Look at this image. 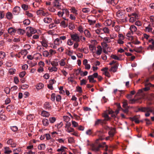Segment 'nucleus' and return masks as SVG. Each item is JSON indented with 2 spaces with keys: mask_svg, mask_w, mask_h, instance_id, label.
<instances>
[{
  "mask_svg": "<svg viewBox=\"0 0 154 154\" xmlns=\"http://www.w3.org/2000/svg\"><path fill=\"white\" fill-rule=\"evenodd\" d=\"M101 45L103 48V52L105 54H108L111 51V48L108 46V45L105 42H102L101 43Z\"/></svg>",
  "mask_w": 154,
  "mask_h": 154,
  "instance_id": "nucleus-1",
  "label": "nucleus"
},
{
  "mask_svg": "<svg viewBox=\"0 0 154 154\" xmlns=\"http://www.w3.org/2000/svg\"><path fill=\"white\" fill-rule=\"evenodd\" d=\"M27 30L26 35L28 37L31 36L32 34H35L36 32V30L32 27H27Z\"/></svg>",
  "mask_w": 154,
  "mask_h": 154,
  "instance_id": "nucleus-2",
  "label": "nucleus"
},
{
  "mask_svg": "<svg viewBox=\"0 0 154 154\" xmlns=\"http://www.w3.org/2000/svg\"><path fill=\"white\" fill-rule=\"evenodd\" d=\"M71 124L70 122L66 123L65 124V130L68 133L72 132L74 131V129L71 127Z\"/></svg>",
  "mask_w": 154,
  "mask_h": 154,
  "instance_id": "nucleus-3",
  "label": "nucleus"
},
{
  "mask_svg": "<svg viewBox=\"0 0 154 154\" xmlns=\"http://www.w3.org/2000/svg\"><path fill=\"white\" fill-rule=\"evenodd\" d=\"M62 43V41L60 40L59 38H57L54 41V45L52 44L51 45V47L54 49H56L57 48V46H59Z\"/></svg>",
  "mask_w": 154,
  "mask_h": 154,
  "instance_id": "nucleus-4",
  "label": "nucleus"
},
{
  "mask_svg": "<svg viewBox=\"0 0 154 154\" xmlns=\"http://www.w3.org/2000/svg\"><path fill=\"white\" fill-rule=\"evenodd\" d=\"M140 110L142 112H146L145 115L146 117L149 116L150 115V113L152 111V110L149 108H142L140 109Z\"/></svg>",
  "mask_w": 154,
  "mask_h": 154,
  "instance_id": "nucleus-5",
  "label": "nucleus"
},
{
  "mask_svg": "<svg viewBox=\"0 0 154 154\" xmlns=\"http://www.w3.org/2000/svg\"><path fill=\"white\" fill-rule=\"evenodd\" d=\"M71 39L77 42H79L80 41V37L77 33L71 34H70Z\"/></svg>",
  "mask_w": 154,
  "mask_h": 154,
  "instance_id": "nucleus-6",
  "label": "nucleus"
},
{
  "mask_svg": "<svg viewBox=\"0 0 154 154\" xmlns=\"http://www.w3.org/2000/svg\"><path fill=\"white\" fill-rule=\"evenodd\" d=\"M105 128L107 130L109 131V134L110 136L113 137L115 133V128H111L108 126H106Z\"/></svg>",
  "mask_w": 154,
  "mask_h": 154,
  "instance_id": "nucleus-7",
  "label": "nucleus"
},
{
  "mask_svg": "<svg viewBox=\"0 0 154 154\" xmlns=\"http://www.w3.org/2000/svg\"><path fill=\"white\" fill-rule=\"evenodd\" d=\"M128 16L129 17H130V16H132L129 19V21L130 22L133 23L136 20V19H138V15L136 13H132L131 15H128Z\"/></svg>",
  "mask_w": 154,
  "mask_h": 154,
  "instance_id": "nucleus-8",
  "label": "nucleus"
},
{
  "mask_svg": "<svg viewBox=\"0 0 154 154\" xmlns=\"http://www.w3.org/2000/svg\"><path fill=\"white\" fill-rule=\"evenodd\" d=\"M63 16L65 15V17L63 16V18L65 20H68V19L66 18V17H68L69 15V12L66 9H64L63 10Z\"/></svg>",
  "mask_w": 154,
  "mask_h": 154,
  "instance_id": "nucleus-9",
  "label": "nucleus"
},
{
  "mask_svg": "<svg viewBox=\"0 0 154 154\" xmlns=\"http://www.w3.org/2000/svg\"><path fill=\"white\" fill-rule=\"evenodd\" d=\"M149 42L151 43L152 45H149L147 48L148 50H154V41L152 39L149 40Z\"/></svg>",
  "mask_w": 154,
  "mask_h": 154,
  "instance_id": "nucleus-10",
  "label": "nucleus"
},
{
  "mask_svg": "<svg viewBox=\"0 0 154 154\" xmlns=\"http://www.w3.org/2000/svg\"><path fill=\"white\" fill-rule=\"evenodd\" d=\"M67 148L64 146H62L59 149H57V151L58 152H61V154H66V152L65 150Z\"/></svg>",
  "mask_w": 154,
  "mask_h": 154,
  "instance_id": "nucleus-11",
  "label": "nucleus"
},
{
  "mask_svg": "<svg viewBox=\"0 0 154 154\" xmlns=\"http://www.w3.org/2000/svg\"><path fill=\"white\" fill-rule=\"evenodd\" d=\"M20 8L18 6L15 7L13 10V13L15 15L18 14L20 12Z\"/></svg>",
  "mask_w": 154,
  "mask_h": 154,
  "instance_id": "nucleus-12",
  "label": "nucleus"
},
{
  "mask_svg": "<svg viewBox=\"0 0 154 154\" xmlns=\"http://www.w3.org/2000/svg\"><path fill=\"white\" fill-rule=\"evenodd\" d=\"M102 49L101 47L100 46H98L97 47V49L96 50V54L99 55H100L102 52Z\"/></svg>",
  "mask_w": 154,
  "mask_h": 154,
  "instance_id": "nucleus-13",
  "label": "nucleus"
},
{
  "mask_svg": "<svg viewBox=\"0 0 154 154\" xmlns=\"http://www.w3.org/2000/svg\"><path fill=\"white\" fill-rule=\"evenodd\" d=\"M66 58L61 59L59 62L60 65L61 66H65L66 64Z\"/></svg>",
  "mask_w": 154,
  "mask_h": 154,
  "instance_id": "nucleus-14",
  "label": "nucleus"
},
{
  "mask_svg": "<svg viewBox=\"0 0 154 154\" xmlns=\"http://www.w3.org/2000/svg\"><path fill=\"white\" fill-rule=\"evenodd\" d=\"M8 32L11 35H14L16 32V30L12 27H11L8 29Z\"/></svg>",
  "mask_w": 154,
  "mask_h": 154,
  "instance_id": "nucleus-15",
  "label": "nucleus"
},
{
  "mask_svg": "<svg viewBox=\"0 0 154 154\" xmlns=\"http://www.w3.org/2000/svg\"><path fill=\"white\" fill-rule=\"evenodd\" d=\"M12 152V151L8 147H5L4 148V152L5 154H10Z\"/></svg>",
  "mask_w": 154,
  "mask_h": 154,
  "instance_id": "nucleus-16",
  "label": "nucleus"
},
{
  "mask_svg": "<svg viewBox=\"0 0 154 154\" xmlns=\"http://www.w3.org/2000/svg\"><path fill=\"white\" fill-rule=\"evenodd\" d=\"M41 115L42 116L44 117H48L49 116L50 113L47 111L43 110L41 112Z\"/></svg>",
  "mask_w": 154,
  "mask_h": 154,
  "instance_id": "nucleus-17",
  "label": "nucleus"
},
{
  "mask_svg": "<svg viewBox=\"0 0 154 154\" xmlns=\"http://www.w3.org/2000/svg\"><path fill=\"white\" fill-rule=\"evenodd\" d=\"M133 33L132 32H129L126 34V36L128 37V38L129 40H132L133 39V37L132 36V35Z\"/></svg>",
  "mask_w": 154,
  "mask_h": 154,
  "instance_id": "nucleus-18",
  "label": "nucleus"
},
{
  "mask_svg": "<svg viewBox=\"0 0 154 154\" xmlns=\"http://www.w3.org/2000/svg\"><path fill=\"white\" fill-rule=\"evenodd\" d=\"M89 48L91 51L93 53H95L96 48L95 46L93 45H89Z\"/></svg>",
  "mask_w": 154,
  "mask_h": 154,
  "instance_id": "nucleus-19",
  "label": "nucleus"
},
{
  "mask_svg": "<svg viewBox=\"0 0 154 154\" xmlns=\"http://www.w3.org/2000/svg\"><path fill=\"white\" fill-rule=\"evenodd\" d=\"M48 69L50 72H56L57 70V68L56 66H53L51 67H50L48 68Z\"/></svg>",
  "mask_w": 154,
  "mask_h": 154,
  "instance_id": "nucleus-20",
  "label": "nucleus"
},
{
  "mask_svg": "<svg viewBox=\"0 0 154 154\" xmlns=\"http://www.w3.org/2000/svg\"><path fill=\"white\" fill-rule=\"evenodd\" d=\"M45 148V144L42 143L38 145V149L39 150H44Z\"/></svg>",
  "mask_w": 154,
  "mask_h": 154,
  "instance_id": "nucleus-21",
  "label": "nucleus"
},
{
  "mask_svg": "<svg viewBox=\"0 0 154 154\" xmlns=\"http://www.w3.org/2000/svg\"><path fill=\"white\" fill-rule=\"evenodd\" d=\"M52 19L50 17H45L44 19V21L45 23H49L52 21Z\"/></svg>",
  "mask_w": 154,
  "mask_h": 154,
  "instance_id": "nucleus-22",
  "label": "nucleus"
},
{
  "mask_svg": "<svg viewBox=\"0 0 154 154\" xmlns=\"http://www.w3.org/2000/svg\"><path fill=\"white\" fill-rule=\"evenodd\" d=\"M129 29H130L131 32H132L133 33L134 32H136L137 30L136 27L134 25L131 26Z\"/></svg>",
  "mask_w": 154,
  "mask_h": 154,
  "instance_id": "nucleus-23",
  "label": "nucleus"
},
{
  "mask_svg": "<svg viewBox=\"0 0 154 154\" xmlns=\"http://www.w3.org/2000/svg\"><path fill=\"white\" fill-rule=\"evenodd\" d=\"M88 79L89 80V82L91 83H94L96 82L94 80V78L92 75L88 76Z\"/></svg>",
  "mask_w": 154,
  "mask_h": 154,
  "instance_id": "nucleus-24",
  "label": "nucleus"
},
{
  "mask_svg": "<svg viewBox=\"0 0 154 154\" xmlns=\"http://www.w3.org/2000/svg\"><path fill=\"white\" fill-rule=\"evenodd\" d=\"M100 147L105 148L104 150L106 151L108 150V146L106 145V143L105 142L102 143L101 144L99 145Z\"/></svg>",
  "mask_w": 154,
  "mask_h": 154,
  "instance_id": "nucleus-25",
  "label": "nucleus"
},
{
  "mask_svg": "<svg viewBox=\"0 0 154 154\" xmlns=\"http://www.w3.org/2000/svg\"><path fill=\"white\" fill-rule=\"evenodd\" d=\"M112 23V21L111 20H106L105 21L104 23L106 26H110L111 25Z\"/></svg>",
  "mask_w": 154,
  "mask_h": 154,
  "instance_id": "nucleus-26",
  "label": "nucleus"
},
{
  "mask_svg": "<svg viewBox=\"0 0 154 154\" xmlns=\"http://www.w3.org/2000/svg\"><path fill=\"white\" fill-rule=\"evenodd\" d=\"M25 14L28 17L31 18L34 17L33 14L29 11H26L25 12Z\"/></svg>",
  "mask_w": 154,
  "mask_h": 154,
  "instance_id": "nucleus-27",
  "label": "nucleus"
},
{
  "mask_svg": "<svg viewBox=\"0 0 154 154\" xmlns=\"http://www.w3.org/2000/svg\"><path fill=\"white\" fill-rule=\"evenodd\" d=\"M143 91H144L143 89L139 90L135 96V97L140 95L143 96V94H144Z\"/></svg>",
  "mask_w": 154,
  "mask_h": 154,
  "instance_id": "nucleus-28",
  "label": "nucleus"
},
{
  "mask_svg": "<svg viewBox=\"0 0 154 154\" xmlns=\"http://www.w3.org/2000/svg\"><path fill=\"white\" fill-rule=\"evenodd\" d=\"M42 123L43 125L45 126H47L49 124L48 120L47 119H44L43 120Z\"/></svg>",
  "mask_w": 154,
  "mask_h": 154,
  "instance_id": "nucleus-29",
  "label": "nucleus"
},
{
  "mask_svg": "<svg viewBox=\"0 0 154 154\" xmlns=\"http://www.w3.org/2000/svg\"><path fill=\"white\" fill-rule=\"evenodd\" d=\"M118 66V63L116 64L113 66L111 67L110 70V71L114 72H116Z\"/></svg>",
  "mask_w": 154,
  "mask_h": 154,
  "instance_id": "nucleus-30",
  "label": "nucleus"
},
{
  "mask_svg": "<svg viewBox=\"0 0 154 154\" xmlns=\"http://www.w3.org/2000/svg\"><path fill=\"white\" fill-rule=\"evenodd\" d=\"M44 87V85L42 83H39L36 85V88L38 90Z\"/></svg>",
  "mask_w": 154,
  "mask_h": 154,
  "instance_id": "nucleus-31",
  "label": "nucleus"
},
{
  "mask_svg": "<svg viewBox=\"0 0 154 154\" xmlns=\"http://www.w3.org/2000/svg\"><path fill=\"white\" fill-rule=\"evenodd\" d=\"M6 16L7 18L9 20L11 19L13 17L12 14L10 12L7 13Z\"/></svg>",
  "mask_w": 154,
  "mask_h": 154,
  "instance_id": "nucleus-32",
  "label": "nucleus"
},
{
  "mask_svg": "<svg viewBox=\"0 0 154 154\" xmlns=\"http://www.w3.org/2000/svg\"><path fill=\"white\" fill-rule=\"evenodd\" d=\"M60 26L63 27V28H65L68 26L67 23H66L65 21H62L61 23H60Z\"/></svg>",
  "mask_w": 154,
  "mask_h": 154,
  "instance_id": "nucleus-33",
  "label": "nucleus"
},
{
  "mask_svg": "<svg viewBox=\"0 0 154 154\" xmlns=\"http://www.w3.org/2000/svg\"><path fill=\"white\" fill-rule=\"evenodd\" d=\"M44 106L46 109H50L51 108L50 104L48 102H45L44 104Z\"/></svg>",
  "mask_w": 154,
  "mask_h": 154,
  "instance_id": "nucleus-34",
  "label": "nucleus"
},
{
  "mask_svg": "<svg viewBox=\"0 0 154 154\" xmlns=\"http://www.w3.org/2000/svg\"><path fill=\"white\" fill-rule=\"evenodd\" d=\"M85 36L88 37L90 38L91 37V34L89 31L88 30H85L84 32Z\"/></svg>",
  "mask_w": 154,
  "mask_h": 154,
  "instance_id": "nucleus-35",
  "label": "nucleus"
},
{
  "mask_svg": "<svg viewBox=\"0 0 154 154\" xmlns=\"http://www.w3.org/2000/svg\"><path fill=\"white\" fill-rule=\"evenodd\" d=\"M41 44L43 46L45 47V48H47L48 46V44H47V42L45 40H42L41 42Z\"/></svg>",
  "mask_w": 154,
  "mask_h": 154,
  "instance_id": "nucleus-36",
  "label": "nucleus"
},
{
  "mask_svg": "<svg viewBox=\"0 0 154 154\" xmlns=\"http://www.w3.org/2000/svg\"><path fill=\"white\" fill-rule=\"evenodd\" d=\"M35 118V116L34 115L30 114L27 116V119L31 121L33 120L34 118Z\"/></svg>",
  "mask_w": 154,
  "mask_h": 154,
  "instance_id": "nucleus-37",
  "label": "nucleus"
},
{
  "mask_svg": "<svg viewBox=\"0 0 154 154\" xmlns=\"http://www.w3.org/2000/svg\"><path fill=\"white\" fill-rule=\"evenodd\" d=\"M63 119L66 123H69L68 122L70 120V118L67 116H64L63 117Z\"/></svg>",
  "mask_w": 154,
  "mask_h": 154,
  "instance_id": "nucleus-38",
  "label": "nucleus"
},
{
  "mask_svg": "<svg viewBox=\"0 0 154 154\" xmlns=\"http://www.w3.org/2000/svg\"><path fill=\"white\" fill-rule=\"evenodd\" d=\"M20 52L21 54V55H22L23 57L25 56L27 54V51L25 50H22Z\"/></svg>",
  "mask_w": 154,
  "mask_h": 154,
  "instance_id": "nucleus-39",
  "label": "nucleus"
},
{
  "mask_svg": "<svg viewBox=\"0 0 154 154\" xmlns=\"http://www.w3.org/2000/svg\"><path fill=\"white\" fill-rule=\"evenodd\" d=\"M103 42L105 43H109L111 42L110 39L109 37H106L104 38L103 39Z\"/></svg>",
  "mask_w": 154,
  "mask_h": 154,
  "instance_id": "nucleus-40",
  "label": "nucleus"
},
{
  "mask_svg": "<svg viewBox=\"0 0 154 154\" xmlns=\"http://www.w3.org/2000/svg\"><path fill=\"white\" fill-rule=\"evenodd\" d=\"M71 12L75 14V15H77L78 14L77 11L75 10L74 8H72L70 9Z\"/></svg>",
  "mask_w": 154,
  "mask_h": 154,
  "instance_id": "nucleus-41",
  "label": "nucleus"
},
{
  "mask_svg": "<svg viewBox=\"0 0 154 154\" xmlns=\"http://www.w3.org/2000/svg\"><path fill=\"white\" fill-rule=\"evenodd\" d=\"M74 72H75L76 75H78L79 74H81V73L82 72V70L81 69H74Z\"/></svg>",
  "mask_w": 154,
  "mask_h": 154,
  "instance_id": "nucleus-42",
  "label": "nucleus"
},
{
  "mask_svg": "<svg viewBox=\"0 0 154 154\" xmlns=\"http://www.w3.org/2000/svg\"><path fill=\"white\" fill-rule=\"evenodd\" d=\"M49 120L51 123H53L56 121V118L54 117H50Z\"/></svg>",
  "mask_w": 154,
  "mask_h": 154,
  "instance_id": "nucleus-43",
  "label": "nucleus"
},
{
  "mask_svg": "<svg viewBox=\"0 0 154 154\" xmlns=\"http://www.w3.org/2000/svg\"><path fill=\"white\" fill-rule=\"evenodd\" d=\"M22 8L24 10H27L29 9V6L28 5L24 4L21 6Z\"/></svg>",
  "mask_w": 154,
  "mask_h": 154,
  "instance_id": "nucleus-44",
  "label": "nucleus"
},
{
  "mask_svg": "<svg viewBox=\"0 0 154 154\" xmlns=\"http://www.w3.org/2000/svg\"><path fill=\"white\" fill-rule=\"evenodd\" d=\"M17 32L18 34L22 35L25 33V31L23 29H19L17 30Z\"/></svg>",
  "mask_w": 154,
  "mask_h": 154,
  "instance_id": "nucleus-45",
  "label": "nucleus"
},
{
  "mask_svg": "<svg viewBox=\"0 0 154 154\" xmlns=\"http://www.w3.org/2000/svg\"><path fill=\"white\" fill-rule=\"evenodd\" d=\"M117 35L115 33H113L110 35V39H114L117 37Z\"/></svg>",
  "mask_w": 154,
  "mask_h": 154,
  "instance_id": "nucleus-46",
  "label": "nucleus"
},
{
  "mask_svg": "<svg viewBox=\"0 0 154 154\" xmlns=\"http://www.w3.org/2000/svg\"><path fill=\"white\" fill-rule=\"evenodd\" d=\"M43 55L44 57H48L50 56L49 52L48 51H43Z\"/></svg>",
  "mask_w": 154,
  "mask_h": 154,
  "instance_id": "nucleus-47",
  "label": "nucleus"
},
{
  "mask_svg": "<svg viewBox=\"0 0 154 154\" xmlns=\"http://www.w3.org/2000/svg\"><path fill=\"white\" fill-rule=\"evenodd\" d=\"M68 141L69 143H74L75 141L73 137H69L68 138Z\"/></svg>",
  "mask_w": 154,
  "mask_h": 154,
  "instance_id": "nucleus-48",
  "label": "nucleus"
},
{
  "mask_svg": "<svg viewBox=\"0 0 154 154\" xmlns=\"http://www.w3.org/2000/svg\"><path fill=\"white\" fill-rule=\"evenodd\" d=\"M100 147L99 146L95 147V146H93L92 149V150L95 151V152H97L100 149Z\"/></svg>",
  "mask_w": 154,
  "mask_h": 154,
  "instance_id": "nucleus-49",
  "label": "nucleus"
},
{
  "mask_svg": "<svg viewBox=\"0 0 154 154\" xmlns=\"http://www.w3.org/2000/svg\"><path fill=\"white\" fill-rule=\"evenodd\" d=\"M60 90V93L61 94H63L65 93V91L63 90V86H60L59 88Z\"/></svg>",
  "mask_w": 154,
  "mask_h": 154,
  "instance_id": "nucleus-50",
  "label": "nucleus"
},
{
  "mask_svg": "<svg viewBox=\"0 0 154 154\" xmlns=\"http://www.w3.org/2000/svg\"><path fill=\"white\" fill-rule=\"evenodd\" d=\"M72 40V39H69L68 40L67 42V44L69 46H71L73 44V42Z\"/></svg>",
  "mask_w": 154,
  "mask_h": 154,
  "instance_id": "nucleus-51",
  "label": "nucleus"
},
{
  "mask_svg": "<svg viewBox=\"0 0 154 154\" xmlns=\"http://www.w3.org/2000/svg\"><path fill=\"white\" fill-rule=\"evenodd\" d=\"M54 23L56 24H58L60 23V20L57 18H56L54 20Z\"/></svg>",
  "mask_w": 154,
  "mask_h": 154,
  "instance_id": "nucleus-52",
  "label": "nucleus"
},
{
  "mask_svg": "<svg viewBox=\"0 0 154 154\" xmlns=\"http://www.w3.org/2000/svg\"><path fill=\"white\" fill-rule=\"evenodd\" d=\"M111 57L112 58L116 60H120V58L118 57L117 56H116V55H112L111 56Z\"/></svg>",
  "mask_w": 154,
  "mask_h": 154,
  "instance_id": "nucleus-53",
  "label": "nucleus"
},
{
  "mask_svg": "<svg viewBox=\"0 0 154 154\" xmlns=\"http://www.w3.org/2000/svg\"><path fill=\"white\" fill-rule=\"evenodd\" d=\"M5 56V53L2 51L0 52V58L3 59Z\"/></svg>",
  "mask_w": 154,
  "mask_h": 154,
  "instance_id": "nucleus-54",
  "label": "nucleus"
},
{
  "mask_svg": "<svg viewBox=\"0 0 154 154\" xmlns=\"http://www.w3.org/2000/svg\"><path fill=\"white\" fill-rule=\"evenodd\" d=\"M15 71L16 70L15 69L13 68H11L9 70V72L10 74L12 75L14 73Z\"/></svg>",
  "mask_w": 154,
  "mask_h": 154,
  "instance_id": "nucleus-55",
  "label": "nucleus"
},
{
  "mask_svg": "<svg viewBox=\"0 0 154 154\" xmlns=\"http://www.w3.org/2000/svg\"><path fill=\"white\" fill-rule=\"evenodd\" d=\"M30 23V21L28 19H26L25 20L23 21V23L24 24L26 25H28Z\"/></svg>",
  "mask_w": 154,
  "mask_h": 154,
  "instance_id": "nucleus-56",
  "label": "nucleus"
},
{
  "mask_svg": "<svg viewBox=\"0 0 154 154\" xmlns=\"http://www.w3.org/2000/svg\"><path fill=\"white\" fill-rule=\"evenodd\" d=\"M103 116L105 120H108L109 119V117L108 114L106 113H104L103 114Z\"/></svg>",
  "mask_w": 154,
  "mask_h": 154,
  "instance_id": "nucleus-57",
  "label": "nucleus"
},
{
  "mask_svg": "<svg viewBox=\"0 0 154 154\" xmlns=\"http://www.w3.org/2000/svg\"><path fill=\"white\" fill-rule=\"evenodd\" d=\"M56 97L55 94L54 93L52 94L51 95V99L53 101H54L55 100V98Z\"/></svg>",
  "mask_w": 154,
  "mask_h": 154,
  "instance_id": "nucleus-58",
  "label": "nucleus"
},
{
  "mask_svg": "<svg viewBox=\"0 0 154 154\" xmlns=\"http://www.w3.org/2000/svg\"><path fill=\"white\" fill-rule=\"evenodd\" d=\"M5 13L3 11H0V18L2 19L4 17Z\"/></svg>",
  "mask_w": 154,
  "mask_h": 154,
  "instance_id": "nucleus-59",
  "label": "nucleus"
},
{
  "mask_svg": "<svg viewBox=\"0 0 154 154\" xmlns=\"http://www.w3.org/2000/svg\"><path fill=\"white\" fill-rule=\"evenodd\" d=\"M87 81L85 79H82L80 81V85H85L87 83Z\"/></svg>",
  "mask_w": 154,
  "mask_h": 154,
  "instance_id": "nucleus-60",
  "label": "nucleus"
},
{
  "mask_svg": "<svg viewBox=\"0 0 154 154\" xmlns=\"http://www.w3.org/2000/svg\"><path fill=\"white\" fill-rule=\"evenodd\" d=\"M56 81L54 79H52L49 80V84L50 85H53L56 82Z\"/></svg>",
  "mask_w": 154,
  "mask_h": 154,
  "instance_id": "nucleus-61",
  "label": "nucleus"
},
{
  "mask_svg": "<svg viewBox=\"0 0 154 154\" xmlns=\"http://www.w3.org/2000/svg\"><path fill=\"white\" fill-rule=\"evenodd\" d=\"M152 28L150 27L149 26H148L147 27H146L145 28V31H147L149 32H151L152 31Z\"/></svg>",
  "mask_w": 154,
  "mask_h": 154,
  "instance_id": "nucleus-62",
  "label": "nucleus"
},
{
  "mask_svg": "<svg viewBox=\"0 0 154 154\" xmlns=\"http://www.w3.org/2000/svg\"><path fill=\"white\" fill-rule=\"evenodd\" d=\"M72 126L73 127H75L78 126V123L75 121H72Z\"/></svg>",
  "mask_w": 154,
  "mask_h": 154,
  "instance_id": "nucleus-63",
  "label": "nucleus"
},
{
  "mask_svg": "<svg viewBox=\"0 0 154 154\" xmlns=\"http://www.w3.org/2000/svg\"><path fill=\"white\" fill-rule=\"evenodd\" d=\"M11 129L13 131L15 132L17 131L18 128L17 126H14L11 127Z\"/></svg>",
  "mask_w": 154,
  "mask_h": 154,
  "instance_id": "nucleus-64",
  "label": "nucleus"
}]
</instances>
